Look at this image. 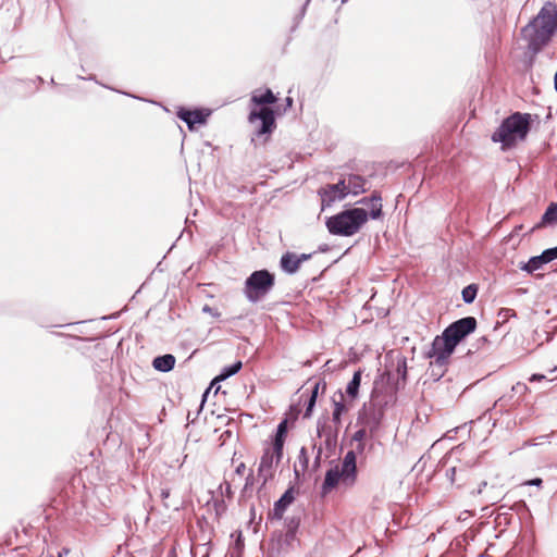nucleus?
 I'll return each instance as SVG.
<instances>
[{
  "label": "nucleus",
  "instance_id": "nucleus-37",
  "mask_svg": "<svg viewBox=\"0 0 557 557\" xmlns=\"http://www.w3.org/2000/svg\"><path fill=\"white\" fill-rule=\"evenodd\" d=\"M202 557H208V553H206Z\"/></svg>",
  "mask_w": 557,
  "mask_h": 557
},
{
  "label": "nucleus",
  "instance_id": "nucleus-4",
  "mask_svg": "<svg viewBox=\"0 0 557 557\" xmlns=\"http://www.w3.org/2000/svg\"><path fill=\"white\" fill-rule=\"evenodd\" d=\"M357 466H356V455L355 451L349 450L342 463L335 465V467L331 468L326 474L322 485V493L327 494L332 490H334L338 483L342 481L347 485L354 484L356 480Z\"/></svg>",
  "mask_w": 557,
  "mask_h": 557
},
{
  "label": "nucleus",
  "instance_id": "nucleus-15",
  "mask_svg": "<svg viewBox=\"0 0 557 557\" xmlns=\"http://www.w3.org/2000/svg\"><path fill=\"white\" fill-rule=\"evenodd\" d=\"M352 406V401H346L345 400V394L341 393L338 394V398H333V413H332V421L334 424L341 425L342 424V416L346 412H348L349 408Z\"/></svg>",
  "mask_w": 557,
  "mask_h": 557
},
{
  "label": "nucleus",
  "instance_id": "nucleus-33",
  "mask_svg": "<svg viewBox=\"0 0 557 557\" xmlns=\"http://www.w3.org/2000/svg\"><path fill=\"white\" fill-rule=\"evenodd\" d=\"M245 469H246V466H245V463H244V462H242V463H239V465L237 466V468H236V472H237V473H243V472L245 471Z\"/></svg>",
  "mask_w": 557,
  "mask_h": 557
},
{
  "label": "nucleus",
  "instance_id": "nucleus-6",
  "mask_svg": "<svg viewBox=\"0 0 557 557\" xmlns=\"http://www.w3.org/2000/svg\"><path fill=\"white\" fill-rule=\"evenodd\" d=\"M456 344L447 337L445 333L436 336L433 339L429 357L432 359L431 363L444 367L448 363L450 356L453 355Z\"/></svg>",
  "mask_w": 557,
  "mask_h": 557
},
{
  "label": "nucleus",
  "instance_id": "nucleus-13",
  "mask_svg": "<svg viewBox=\"0 0 557 557\" xmlns=\"http://www.w3.org/2000/svg\"><path fill=\"white\" fill-rule=\"evenodd\" d=\"M276 461V455L272 448L265 449L259 463V474L263 478V483L273 475V462Z\"/></svg>",
  "mask_w": 557,
  "mask_h": 557
},
{
  "label": "nucleus",
  "instance_id": "nucleus-24",
  "mask_svg": "<svg viewBox=\"0 0 557 557\" xmlns=\"http://www.w3.org/2000/svg\"><path fill=\"white\" fill-rule=\"evenodd\" d=\"M242 362L240 361H237L236 363H234L233 366H231L230 368H226L224 370V372L219 376V379L221 380H224L233 374H236L240 369H242Z\"/></svg>",
  "mask_w": 557,
  "mask_h": 557
},
{
  "label": "nucleus",
  "instance_id": "nucleus-25",
  "mask_svg": "<svg viewBox=\"0 0 557 557\" xmlns=\"http://www.w3.org/2000/svg\"><path fill=\"white\" fill-rule=\"evenodd\" d=\"M318 389H319V384H315L314 388L311 392L309 401H308L307 410H306V413H305L306 417L310 416V413L312 411V408H313V406L315 404V399H317V396H318Z\"/></svg>",
  "mask_w": 557,
  "mask_h": 557
},
{
  "label": "nucleus",
  "instance_id": "nucleus-23",
  "mask_svg": "<svg viewBox=\"0 0 557 557\" xmlns=\"http://www.w3.org/2000/svg\"><path fill=\"white\" fill-rule=\"evenodd\" d=\"M476 293L478 287L474 284L468 285L462 289V299L465 302L471 304L475 299Z\"/></svg>",
  "mask_w": 557,
  "mask_h": 557
},
{
  "label": "nucleus",
  "instance_id": "nucleus-29",
  "mask_svg": "<svg viewBox=\"0 0 557 557\" xmlns=\"http://www.w3.org/2000/svg\"><path fill=\"white\" fill-rule=\"evenodd\" d=\"M545 379V375L543 374H533L531 377H530V381L531 382H534V381H542Z\"/></svg>",
  "mask_w": 557,
  "mask_h": 557
},
{
  "label": "nucleus",
  "instance_id": "nucleus-38",
  "mask_svg": "<svg viewBox=\"0 0 557 557\" xmlns=\"http://www.w3.org/2000/svg\"><path fill=\"white\" fill-rule=\"evenodd\" d=\"M59 557H61V556H59Z\"/></svg>",
  "mask_w": 557,
  "mask_h": 557
},
{
  "label": "nucleus",
  "instance_id": "nucleus-36",
  "mask_svg": "<svg viewBox=\"0 0 557 557\" xmlns=\"http://www.w3.org/2000/svg\"><path fill=\"white\" fill-rule=\"evenodd\" d=\"M321 453H322V449H321V448H319V451H318V457H317V459H319V458H320V455H321Z\"/></svg>",
  "mask_w": 557,
  "mask_h": 557
},
{
  "label": "nucleus",
  "instance_id": "nucleus-10",
  "mask_svg": "<svg viewBox=\"0 0 557 557\" xmlns=\"http://www.w3.org/2000/svg\"><path fill=\"white\" fill-rule=\"evenodd\" d=\"M339 426L341 425L337 424L332 425L327 419L318 421V436L320 438H324L326 447H331L336 444Z\"/></svg>",
  "mask_w": 557,
  "mask_h": 557
},
{
  "label": "nucleus",
  "instance_id": "nucleus-1",
  "mask_svg": "<svg viewBox=\"0 0 557 557\" xmlns=\"http://www.w3.org/2000/svg\"><path fill=\"white\" fill-rule=\"evenodd\" d=\"M357 203L367 206L369 210L355 207L327 218L325 226L332 235L354 236L362 230L369 219L376 220L383 214L382 197L377 191H373L369 198L364 197Z\"/></svg>",
  "mask_w": 557,
  "mask_h": 557
},
{
  "label": "nucleus",
  "instance_id": "nucleus-32",
  "mask_svg": "<svg viewBox=\"0 0 557 557\" xmlns=\"http://www.w3.org/2000/svg\"><path fill=\"white\" fill-rule=\"evenodd\" d=\"M528 484L530 485H541L542 484V479H533L531 481L528 482Z\"/></svg>",
  "mask_w": 557,
  "mask_h": 557
},
{
  "label": "nucleus",
  "instance_id": "nucleus-12",
  "mask_svg": "<svg viewBox=\"0 0 557 557\" xmlns=\"http://www.w3.org/2000/svg\"><path fill=\"white\" fill-rule=\"evenodd\" d=\"M309 258V255L297 256L294 252H286L281 258V268L287 273H295L300 264Z\"/></svg>",
  "mask_w": 557,
  "mask_h": 557
},
{
  "label": "nucleus",
  "instance_id": "nucleus-35",
  "mask_svg": "<svg viewBox=\"0 0 557 557\" xmlns=\"http://www.w3.org/2000/svg\"><path fill=\"white\" fill-rule=\"evenodd\" d=\"M300 457H304L305 460L307 461V457H306V449L305 448H301L300 450Z\"/></svg>",
  "mask_w": 557,
  "mask_h": 557
},
{
  "label": "nucleus",
  "instance_id": "nucleus-7",
  "mask_svg": "<svg viewBox=\"0 0 557 557\" xmlns=\"http://www.w3.org/2000/svg\"><path fill=\"white\" fill-rule=\"evenodd\" d=\"M476 327V320L473 317H466L448 325L443 333L447 335L456 345Z\"/></svg>",
  "mask_w": 557,
  "mask_h": 557
},
{
  "label": "nucleus",
  "instance_id": "nucleus-16",
  "mask_svg": "<svg viewBox=\"0 0 557 557\" xmlns=\"http://www.w3.org/2000/svg\"><path fill=\"white\" fill-rule=\"evenodd\" d=\"M287 426L286 421H283L277 426V432L274 437L272 449L274 450L276 455V463H278L283 456V446L286 437Z\"/></svg>",
  "mask_w": 557,
  "mask_h": 557
},
{
  "label": "nucleus",
  "instance_id": "nucleus-5",
  "mask_svg": "<svg viewBox=\"0 0 557 557\" xmlns=\"http://www.w3.org/2000/svg\"><path fill=\"white\" fill-rule=\"evenodd\" d=\"M274 284V274L268 270H258L247 277L244 293L250 301L256 302L263 298L273 288Z\"/></svg>",
  "mask_w": 557,
  "mask_h": 557
},
{
  "label": "nucleus",
  "instance_id": "nucleus-2",
  "mask_svg": "<svg viewBox=\"0 0 557 557\" xmlns=\"http://www.w3.org/2000/svg\"><path fill=\"white\" fill-rule=\"evenodd\" d=\"M557 30V10L552 3L545 4L537 15L521 29L528 49L536 54L546 46Z\"/></svg>",
  "mask_w": 557,
  "mask_h": 557
},
{
  "label": "nucleus",
  "instance_id": "nucleus-20",
  "mask_svg": "<svg viewBox=\"0 0 557 557\" xmlns=\"http://www.w3.org/2000/svg\"><path fill=\"white\" fill-rule=\"evenodd\" d=\"M361 375H362L361 370L356 371L354 373L351 381L346 386V395L350 399V401H354L359 395Z\"/></svg>",
  "mask_w": 557,
  "mask_h": 557
},
{
  "label": "nucleus",
  "instance_id": "nucleus-34",
  "mask_svg": "<svg viewBox=\"0 0 557 557\" xmlns=\"http://www.w3.org/2000/svg\"><path fill=\"white\" fill-rule=\"evenodd\" d=\"M286 106H287L288 108H292V107H293V99H292L290 97H287V98H286Z\"/></svg>",
  "mask_w": 557,
  "mask_h": 557
},
{
  "label": "nucleus",
  "instance_id": "nucleus-11",
  "mask_svg": "<svg viewBox=\"0 0 557 557\" xmlns=\"http://www.w3.org/2000/svg\"><path fill=\"white\" fill-rule=\"evenodd\" d=\"M342 181H344V186L346 189L345 193L347 196L349 194L356 196V195L367 191V188H366L367 181L364 177H362L360 175L350 174L346 178H343Z\"/></svg>",
  "mask_w": 557,
  "mask_h": 557
},
{
  "label": "nucleus",
  "instance_id": "nucleus-22",
  "mask_svg": "<svg viewBox=\"0 0 557 557\" xmlns=\"http://www.w3.org/2000/svg\"><path fill=\"white\" fill-rule=\"evenodd\" d=\"M548 263L546 259H543V253L540 256L532 257L528 263H525L522 269L529 273H532L543 267V264Z\"/></svg>",
  "mask_w": 557,
  "mask_h": 557
},
{
  "label": "nucleus",
  "instance_id": "nucleus-8",
  "mask_svg": "<svg viewBox=\"0 0 557 557\" xmlns=\"http://www.w3.org/2000/svg\"><path fill=\"white\" fill-rule=\"evenodd\" d=\"M344 181H339L336 184H326L318 190V195L321 199V209L331 207L334 202L345 199L347 196L345 193Z\"/></svg>",
  "mask_w": 557,
  "mask_h": 557
},
{
  "label": "nucleus",
  "instance_id": "nucleus-21",
  "mask_svg": "<svg viewBox=\"0 0 557 557\" xmlns=\"http://www.w3.org/2000/svg\"><path fill=\"white\" fill-rule=\"evenodd\" d=\"M276 101V97L272 92L271 89H265L263 92L259 94L258 91H255L251 97V102L258 106L263 104H272Z\"/></svg>",
  "mask_w": 557,
  "mask_h": 557
},
{
  "label": "nucleus",
  "instance_id": "nucleus-14",
  "mask_svg": "<svg viewBox=\"0 0 557 557\" xmlns=\"http://www.w3.org/2000/svg\"><path fill=\"white\" fill-rule=\"evenodd\" d=\"M208 115H209V113H205L201 110L191 111V110L181 109L177 112V116L188 125L189 129H193L195 124H203L206 122Z\"/></svg>",
  "mask_w": 557,
  "mask_h": 557
},
{
  "label": "nucleus",
  "instance_id": "nucleus-19",
  "mask_svg": "<svg viewBox=\"0 0 557 557\" xmlns=\"http://www.w3.org/2000/svg\"><path fill=\"white\" fill-rule=\"evenodd\" d=\"M557 222V202H552L546 209L545 213L542 216L540 223H537L533 228H542L547 225H552Z\"/></svg>",
  "mask_w": 557,
  "mask_h": 557
},
{
  "label": "nucleus",
  "instance_id": "nucleus-28",
  "mask_svg": "<svg viewBox=\"0 0 557 557\" xmlns=\"http://www.w3.org/2000/svg\"><path fill=\"white\" fill-rule=\"evenodd\" d=\"M366 435H367L366 430H364V429H361V430H358V431L354 434L352 440H354V441H358V442H362V441H363V438L366 437Z\"/></svg>",
  "mask_w": 557,
  "mask_h": 557
},
{
  "label": "nucleus",
  "instance_id": "nucleus-31",
  "mask_svg": "<svg viewBox=\"0 0 557 557\" xmlns=\"http://www.w3.org/2000/svg\"><path fill=\"white\" fill-rule=\"evenodd\" d=\"M161 497H162V499H163V500H165L166 498H169V497H170V490H169V488H163V490L161 491Z\"/></svg>",
  "mask_w": 557,
  "mask_h": 557
},
{
  "label": "nucleus",
  "instance_id": "nucleus-17",
  "mask_svg": "<svg viewBox=\"0 0 557 557\" xmlns=\"http://www.w3.org/2000/svg\"><path fill=\"white\" fill-rule=\"evenodd\" d=\"M294 492L293 488H288L282 497L275 502L273 508V516L276 519H282L286 508L294 502Z\"/></svg>",
  "mask_w": 557,
  "mask_h": 557
},
{
  "label": "nucleus",
  "instance_id": "nucleus-27",
  "mask_svg": "<svg viewBox=\"0 0 557 557\" xmlns=\"http://www.w3.org/2000/svg\"><path fill=\"white\" fill-rule=\"evenodd\" d=\"M476 350L486 349L491 346V342L486 336H482L475 342Z\"/></svg>",
  "mask_w": 557,
  "mask_h": 557
},
{
  "label": "nucleus",
  "instance_id": "nucleus-3",
  "mask_svg": "<svg viewBox=\"0 0 557 557\" xmlns=\"http://www.w3.org/2000/svg\"><path fill=\"white\" fill-rule=\"evenodd\" d=\"M531 123V114L515 112L502 122L491 139L493 143H499L503 151H507L527 138Z\"/></svg>",
  "mask_w": 557,
  "mask_h": 557
},
{
  "label": "nucleus",
  "instance_id": "nucleus-30",
  "mask_svg": "<svg viewBox=\"0 0 557 557\" xmlns=\"http://www.w3.org/2000/svg\"><path fill=\"white\" fill-rule=\"evenodd\" d=\"M252 483H253V475H252V473H250V474L246 478L245 488H247L249 485H252Z\"/></svg>",
  "mask_w": 557,
  "mask_h": 557
},
{
  "label": "nucleus",
  "instance_id": "nucleus-18",
  "mask_svg": "<svg viewBox=\"0 0 557 557\" xmlns=\"http://www.w3.org/2000/svg\"><path fill=\"white\" fill-rule=\"evenodd\" d=\"M175 357L173 355H163L153 359L152 366L156 370L161 372H169L175 366Z\"/></svg>",
  "mask_w": 557,
  "mask_h": 557
},
{
  "label": "nucleus",
  "instance_id": "nucleus-9",
  "mask_svg": "<svg viewBox=\"0 0 557 557\" xmlns=\"http://www.w3.org/2000/svg\"><path fill=\"white\" fill-rule=\"evenodd\" d=\"M256 120L261 121V127L259 129V134L271 133L275 127V117L272 109L268 107L261 108L259 111H251L249 114V121L253 122Z\"/></svg>",
  "mask_w": 557,
  "mask_h": 557
},
{
  "label": "nucleus",
  "instance_id": "nucleus-26",
  "mask_svg": "<svg viewBox=\"0 0 557 557\" xmlns=\"http://www.w3.org/2000/svg\"><path fill=\"white\" fill-rule=\"evenodd\" d=\"M543 259H546L547 262H550L557 259V246L555 248H549L543 251Z\"/></svg>",
  "mask_w": 557,
  "mask_h": 557
}]
</instances>
